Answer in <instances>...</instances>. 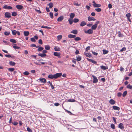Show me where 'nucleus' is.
<instances>
[{
	"label": "nucleus",
	"mask_w": 132,
	"mask_h": 132,
	"mask_svg": "<svg viewBox=\"0 0 132 132\" xmlns=\"http://www.w3.org/2000/svg\"><path fill=\"white\" fill-rule=\"evenodd\" d=\"M79 21V19L77 18H75L73 20V22L75 23H77Z\"/></svg>",
	"instance_id": "nucleus-42"
},
{
	"label": "nucleus",
	"mask_w": 132,
	"mask_h": 132,
	"mask_svg": "<svg viewBox=\"0 0 132 132\" xmlns=\"http://www.w3.org/2000/svg\"><path fill=\"white\" fill-rule=\"evenodd\" d=\"M53 55L56 56H57L58 58H60V53L54 52Z\"/></svg>",
	"instance_id": "nucleus-8"
},
{
	"label": "nucleus",
	"mask_w": 132,
	"mask_h": 132,
	"mask_svg": "<svg viewBox=\"0 0 132 132\" xmlns=\"http://www.w3.org/2000/svg\"><path fill=\"white\" fill-rule=\"evenodd\" d=\"M39 80L42 82L45 83L46 82V79L44 78H39Z\"/></svg>",
	"instance_id": "nucleus-9"
},
{
	"label": "nucleus",
	"mask_w": 132,
	"mask_h": 132,
	"mask_svg": "<svg viewBox=\"0 0 132 132\" xmlns=\"http://www.w3.org/2000/svg\"><path fill=\"white\" fill-rule=\"evenodd\" d=\"M104 54H106L108 53V51L103 50V51Z\"/></svg>",
	"instance_id": "nucleus-44"
},
{
	"label": "nucleus",
	"mask_w": 132,
	"mask_h": 132,
	"mask_svg": "<svg viewBox=\"0 0 132 132\" xmlns=\"http://www.w3.org/2000/svg\"><path fill=\"white\" fill-rule=\"evenodd\" d=\"M87 23L86 22L84 21H82L80 24V26H81L83 27L86 25Z\"/></svg>",
	"instance_id": "nucleus-23"
},
{
	"label": "nucleus",
	"mask_w": 132,
	"mask_h": 132,
	"mask_svg": "<svg viewBox=\"0 0 132 132\" xmlns=\"http://www.w3.org/2000/svg\"><path fill=\"white\" fill-rule=\"evenodd\" d=\"M88 20L89 21H91L92 20L95 21L96 20V19L94 17H91L89 16L88 17Z\"/></svg>",
	"instance_id": "nucleus-15"
},
{
	"label": "nucleus",
	"mask_w": 132,
	"mask_h": 132,
	"mask_svg": "<svg viewBox=\"0 0 132 132\" xmlns=\"http://www.w3.org/2000/svg\"><path fill=\"white\" fill-rule=\"evenodd\" d=\"M12 34L13 35H15L16 32L17 31L15 30H12Z\"/></svg>",
	"instance_id": "nucleus-32"
},
{
	"label": "nucleus",
	"mask_w": 132,
	"mask_h": 132,
	"mask_svg": "<svg viewBox=\"0 0 132 132\" xmlns=\"http://www.w3.org/2000/svg\"><path fill=\"white\" fill-rule=\"evenodd\" d=\"M12 123H13V124L14 125H15V126L17 125L18 124V123L17 122L15 121H14L13 122H12Z\"/></svg>",
	"instance_id": "nucleus-52"
},
{
	"label": "nucleus",
	"mask_w": 132,
	"mask_h": 132,
	"mask_svg": "<svg viewBox=\"0 0 132 132\" xmlns=\"http://www.w3.org/2000/svg\"><path fill=\"white\" fill-rule=\"evenodd\" d=\"M75 16V14L74 13H71L70 15V18H71V19H72Z\"/></svg>",
	"instance_id": "nucleus-28"
},
{
	"label": "nucleus",
	"mask_w": 132,
	"mask_h": 132,
	"mask_svg": "<svg viewBox=\"0 0 132 132\" xmlns=\"http://www.w3.org/2000/svg\"><path fill=\"white\" fill-rule=\"evenodd\" d=\"M44 48L42 47H39L37 49V51H41L43 50Z\"/></svg>",
	"instance_id": "nucleus-40"
},
{
	"label": "nucleus",
	"mask_w": 132,
	"mask_h": 132,
	"mask_svg": "<svg viewBox=\"0 0 132 132\" xmlns=\"http://www.w3.org/2000/svg\"><path fill=\"white\" fill-rule=\"evenodd\" d=\"M17 14L16 12H13L12 13V16H15L17 15Z\"/></svg>",
	"instance_id": "nucleus-38"
},
{
	"label": "nucleus",
	"mask_w": 132,
	"mask_h": 132,
	"mask_svg": "<svg viewBox=\"0 0 132 132\" xmlns=\"http://www.w3.org/2000/svg\"><path fill=\"white\" fill-rule=\"evenodd\" d=\"M92 3L94 7H99L101 6V4L96 3L94 1H93Z\"/></svg>",
	"instance_id": "nucleus-2"
},
{
	"label": "nucleus",
	"mask_w": 132,
	"mask_h": 132,
	"mask_svg": "<svg viewBox=\"0 0 132 132\" xmlns=\"http://www.w3.org/2000/svg\"><path fill=\"white\" fill-rule=\"evenodd\" d=\"M3 8L5 9H13L12 7L7 5L4 6Z\"/></svg>",
	"instance_id": "nucleus-7"
},
{
	"label": "nucleus",
	"mask_w": 132,
	"mask_h": 132,
	"mask_svg": "<svg viewBox=\"0 0 132 132\" xmlns=\"http://www.w3.org/2000/svg\"><path fill=\"white\" fill-rule=\"evenodd\" d=\"M68 21L69 22V23L70 25H71L72 24L73 22V20L71 18H69L68 20Z\"/></svg>",
	"instance_id": "nucleus-25"
},
{
	"label": "nucleus",
	"mask_w": 132,
	"mask_h": 132,
	"mask_svg": "<svg viewBox=\"0 0 132 132\" xmlns=\"http://www.w3.org/2000/svg\"><path fill=\"white\" fill-rule=\"evenodd\" d=\"M86 9L88 10H90V7L88 5H86Z\"/></svg>",
	"instance_id": "nucleus-64"
},
{
	"label": "nucleus",
	"mask_w": 132,
	"mask_h": 132,
	"mask_svg": "<svg viewBox=\"0 0 132 132\" xmlns=\"http://www.w3.org/2000/svg\"><path fill=\"white\" fill-rule=\"evenodd\" d=\"M45 49L47 50H49L50 48V47L48 45H46L45 46Z\"/></svg>",
	"instance_id": "nucleus-26"
},
{
	"label": "nucleus",
	"mask_w": 132,
	"mask_h": 132,
	"mask_svg": "<svg viewBox=\"0 0 132 132\" xmlns=\"http://www.w3.org/2000/svg\"><path fill=\"white\" fill-rule=\"evenodd\" d=\"M14 68H9L8 69L11 72H12L14 70Z\"/></svg>",
	"instance_id": "nucleus-46"
},
{
	"label": "nucleus",
	"mask_w": 132,
	"mask_h": 132,
	"mask_svg": "<svg viewBox=\"0 0 132 132\" xmlns=\"http://www.w3.org/2000/svg\"><path fill=\"white\" fill-rule=\"evenodd\" d=\"M112 107L113 109L115 110H118L119 111L120 109V108L119 107L116 106H112Z\"/></svg>",
	"instance_id": "nucleus-21"
},
{
	"label": "nucleus",
	"mask_w": 132,
	"mask_h": 132,
	"mask_svg": "<svg viewBox=\"0 0 132 132\" xmlns=\"http://www.w3.org/2000/svg\"><path fill=\"white\" fill-rule=\"evenodd\" d=\"M111 127L113 129L115 128V126L113 124H111Z\"/></svg>",
	"instance_id": "nucleus-53"
},
{
	"label": "nucleus",
	"mask_w": 132,
	"mask_h": 132,
	"mask_svg": "<svg viewBox=\"0 0 132 132\" xmlns=\"http://www.w3.org/2000/svg\"><path fill=\"white\" fill-rule=\"evenodd\" d=\"M90 47L89 46H88L86 48V51H87L88 50H90Z\"/></svg>",
	"instance_id": "nucleus-55"
},
{
	"label": "nucleus",
	"mask_w": 132,
	"mask_h": 132,
	"mask_svg": "<svg viewBox=\"0 0 132 132\" xmlns=\"http://www.w3.org/2000/svg\"><path fill=\"white\" fill-rule=\"evenodd\" d=\"M91 15L92 16H94L95 15V13L94 12H92L91 13Z\"/></svg>",
	"instance_id": "nucleus-62"
},
{
	"label": "nucleus",
	"mask_w": 132,
	"mask_h": 132,
	"mask_svg": "<svg viewBox=\"0 0 132 132\" xmlns=\"http://www.w3.org/2000/svg\"><path fill=\"white\" fill-rule=\"evenodd\" d=\"M103 70H106L108 69V68L107 66L102 65L100 67Z\"/></svg>",
	"instance_id": "nucleus-12"
},
{
	"label": "nucleus",
	"mask_w": 132,
	"mask_h": 132,
	"mask_svg": "<svg viewBox=\"0 0 132 132\" xmlns=\"http://www.w3.org/2000/svg\"><path fill=\"white\" fill-rule=\"evenodd\" d=\"M70 33H72L76 35L78 33V31L76 29L74 30L71 31Z\"/></svg>",
	"instance_id": "nucleus-18"
},
{
	"label": "nucleus",
	"mask_w": 132,
	"mask_h": 132,
	"mask_svg": "<svg viewBox=\"0 0 132 132\" xmlns=\"http://www.w3.org/2000/svg\"><path fill=\"white\" fill-rule=\"evenodd\" d=\"M27 130L29 132H31L32 131V130L29 127L27 128Z\"/></svg>",
	"instance_id": "nucleus-60"
},
{
	"label": "nucleus",
	"mask_w": 132,
	"mask_h": 132,
	"mask_svg": "<svg viewBox=\"0 0 132 132\" xmlns=\"http://www.w3.org/2000/svg\"><path fill=\"white\" fill-rule=\"evenodd\" d=\"M38 43L39 44H42L43 42L42 40L41 39H40L38 41Z\"/></svg>",
	"instance_id": "nucleus-58"
},
{
	"label": "nucleus",
	"mask_w": 132,
	"mask_h": 132,
	"mask_svg": "<svg viewBox=\"0 0 132 132\" xmlns=\"http://www.w3.org/2000/svg\"><path fill=\"white\" fill-rule=\"evenodd\" d=\"M92 77H93V82L94 83H96L97 82H98V80L97 79L96 77L94 75H92Z\"/></svg>",
	"instance_id": "nucleus-4"
},
{
	"label": "nucleus",
	"mask_w": 132,
	"mask_h": 132,
	"mask_svg": "<svg viewBox=\"0 0 132 132\" xmlns=\"http://www.w3.org/2000/svg\"><path fill=\"white\" fill-rule=\"evenodd\" d=\"M118 36L119 37H122L123 36V35L121 33L120 31H119L118 32Z\"/></svg>",
	"instance_id": "nucleus-27"
},
{
	"label": "nucleus",
	"mask_w": 132,
	"mask_h": 132,
	"mask_svg": "<svg viewBox=\"0 0 132 132\" xmlns=\"http://www.w3.org/2000/svg\"><path fill=\"white\" fill-rule=\"evenodd\" d=\"M38 55L39 56H40L42 57H46L47 55L46 54H44L43 53L38 54Z\"/></svg>",
	"instance_id": "nucleus-20"
},
{
	"label": "nucleus",
	"mask_w": 132,
	"mask_h": 132,
	"mask_svg": "<svg viewBox=\"0 0 132 132\" xmlns=\"http://www.w3.org/2000/svg\"><path fill=\"white\" fill-rule=\"evenodd\" d=\"M99 23V21H98L96 22L95 24L92 26L91 27L92 29V30H95L97 26V24Z\"/></svg>",
	"instance_id": "nucleus-1"
},
{
	"label": "nucleus",
	"mask_w": 132,
	"mask_h": 132,
	"mask_svg": "<svg viewBox=\"0 0 132 132\" xmlns=\"http://www.w3.org/2000/svg\"><path fill=\"white\" fill-rule=\"evenodd\" d=\"M127 91H125L122 94V96L123 97H125L127 95Z\"/></svg>",
	"instance_id": "nucleus-33"
},
{
	"label": "nucleus",
	"mask_w": 132,
	"mask_h": 132,
	"mask_svg": "<svg viewBox=\"0 0 132 132\" xmlns=\"http://www.w3.org/2000/svg\"><path fill=\"white\" fill-rule=\"evenodd\" d=\"M13 48L15 49H19L20 47L16 46H13Z\"/></svg>",
	"instance_id": "nucleus-54"
},
{
	"label": "nucleus",
	"mask_w": 132,
	"mask_h": 132,
	"mask_svg": "<svg viewBox=\"0 0 132 132\" xmlns=\"http://www.w3.org/2000/svg\"><path fill=\"white\" fill-rule=\"evenodd\" d=\"M10 41L14 43H15L16 42V40L13 39H10Z\"/></svg>",
	"instance_id": "nucleus-36"
},
{
	"label": "nucleus",
	"mask_w": 132,
	"mask_h": 132,
	"mask_svg": "<svg viewBox=\"0 0 132 132\" xmlns=\"http://www.w3.org/2000/svg\"><path fill=\"white\" fill-rule=\"evenodd\" d=\"M108 6L109 8L110 9H111L112 8V5L111 4H108Z\"/></svg>",
	"instance_id": "nucleus-63"
},
{
	"label": "nucleus",
	"mask_w": 132,
	"mask_h": 132,
	"mask_svg": "<svg viewBox=\"0 0 132 132\" xmlns=\"http://www.w3.org/2000/svg\"><path fill=\"white\" fill-rule=\"evenodd\" d=\"M81 58L80 56H78L77 57V60L78 61H80L81 60Z\"/></svg>",
	"instance_id": "nucleus-41"
},
{
	"label": "nucleus",
	"mask_w": 132,
	"mask_h": 132,
	"mask_svg": "<svg viewBox=\"0 0 132 132\" xmlns=\"http://www.w3.org/2000/svg\"><path fill=\"white\" fill-rule=\"evenodd\" d=\"M29 32L28 31H24V34L25 36H27L29 35Z\"/></svg>",
	"instance_id": "nucleus-22"
},
{
	"label": "nucleus",
	"mask_w": 132,
	"mask_h": 132,
	"mask_svg": "<svg viewBox=\"0 0 132 132\" xmlns=\"http://www.w3.org/2000/svg\"><path fill=\"white\" fill-rule=\"evenodd\" d=\"M74 39L76 41H78L81 40V38L80 37H77L75 38Z\"/></svg>",
	"instance_id": "nucleus-35"
},
{
	"label": "nucleus",
	"mask_w": 132,
	"mask_h": 132,
	"mask_svg": "<svg viewBox=\"0 0 132 132\" xmlns=\"http://www.w3.org/2000/svg\"><path fill=\"white\" fill-rule=\"evenodd\" d=\"M67 101L70 102H76V101L74 99H70L68 100Z\"/></svg>",
	"instance_id": "nucleus-39"
},
{
	"label": "nucleus",
	"mask_w": 132,
	"mask_h": 132,
	"mask_svg": "<svg viewBox=\"0 0 132 132\" xmlns=\"http://www.w3.org/2000/svg\"><path fill=\"white\" fill-rule=\"evenodd\" d=\"M16 7L19 10L22 9L23 8V6L21 5H16Z\"/></svg>",
	"instance_id": "nucleus-10"
},
{
	"label": "nucleus",
	"mask_w": 132,
	"mask_h": 132,
	"mask_svg": "<svg viewBox=\"0 0 132 132\" xmlns=\"http://www.w3.org/2000/svg\"><path fill=\"white\" fill-rule=\"evenodd\" d=\"M4 34L5 36H8L10 34V32L7 31H5L4 32Z\"/></svg>",
	"instance_id": "nucleus-43"
},
{
	"label": "nucleus",
	"mask_w": 132,
	"mask_h": 132,
	"mask_svg": "<svg viewBox=\"0 0 132 132\" xmlns=\"http://www.w3.org/2000/svg\"><path fill=\"white\" fill-rule=\"evenodd\" d=\"M5 56L6 57H11V56L10 55H9V54L5 55Z\"/></svg>",
	"instance_id": "nucleus-59"
},
{
	"label": "nucleus",
	"mask_w": 132,
	"mask_h": 132,
	"mask_svg": "<svg viewBox=\"0 0 132 132\" xmlns=\"http://www.w3.org/2000/svg\"><path fill=\"white\" fill-rule=\"evenodd\" d=\"M91 62L93 64H96L97 63V62L96 61H95L93 60H92Z\"/></svg>",
	"instance_id": "nucleus-56"
},
{
	"label": "nucleus",
	"mask_w": 132,
	"mask_h": 132,
	"mask_svg": "<svg viewBox=\"0 0 132 132\" xmlns=\"http://www.w3.org/2000/svg\"><path fill=\"white\" fill-rule=\"evenodd\" d=\"M119 128L121 129H122L124 128V126L123 124L122 123H120L118 125Z\"/></svg>",
	"instance_id": "nucleus-13"
},
{
	"label": "nucleus",
	"mask_w": 132,
	"mask_h": 132,
	"mask_svg": "<svg viewBox=\"0 0 132 132\" xmlns=\"http://www.w3.org/2000/svg\"><path fill=\"white\" fill-rule=\"evenodd\" d=\"M23 74L24 75H28L29 74V73L28 72V71H26L24 72Z\"/></svg>",
	"instance_id": "nucleus-48"
},
{
	"label": "nucleus",
	"mask_w": 132,
	"mask_h": 132,
	"mask_svg": "<svg viewBox=\"0 0 132 132\" xmlns=\"http://www.w3.org/2000/svg\"><path fill=\"white\" fill-rule=\"evenodd\" d=\"M64 16L62 15L60 17H59L57 19V21L58 22H60L62 21L64 19Z\"/></svg>",
	"instance_id": "nucleus-6"
},
{
	"label": "nucleus",
	"mask_w": 132,
	"mask_h": 132,
	"mask_svg": "<svg viewBox=\"0 0 132 132\" xmlns=\"http://www.w3.org/2000/svg\"><path fill=\"white\" fill-rule=\"evenodd\" d=\"M112 119L113 120V121L114 122V123L116 124L117 123V121L116 120V118H115L114 117H112Z\"/></svg>",
	"instance_id": "nucleus-50"
},
{
	"label": "nucleus",
	"mask_w": 132,
	"mask_h": 132,
	"mask_svg": "<svg viewBox=\"0 0 132 132\" xmlns=\"http://www.w3.org/2000/svg\"><path fill=\"white\" fill-rule=\"evenodd\" d=\"M54 49L56 51H59L60 50V48L57 46H55L54 48Z\"/></svg>",
	"instance_id": "nucleus-24"
},
{
	"label": "nucleus",
	"mask_w": 132,
	"mask_h": 132,
	"mask_svg": "<svg viewBox=\"0 0 132 132\" xmlns=\"http://www.w3.org/2000/svg\"><path fill=\"white\" fill-rule=\"evenodd\" d=\"M127 88L130 89H132V85H131L130 84H129L127 86Z\"/></svg>",
	"instance_id": "nucleus-37"
},
{
	"label": "nucleus",
	"mask_w": 132,
	"mask_h": 132,
	"mask_svg": "<svg viewBox=\"0 0 132 132\" xmlns=\"http://www.w3.org/2000/svg\"><path fill=\"white\" fill-rule=\"evenodd\" d=\"M50 15L51 18L52 19L53 18V14L52 12H50Z\"/></svg>",
	"instance_id": "nucleus-47"
},
{
	"label": "nucleus",
	"mask_w": 132,
	"mask_h": 132,
	"mask_svg": "<svg viewBox=\"0 0 132 132\" xmlns=\"http://www.w3.org/2000/svg\"><path fill=\"white\" fill-rule=\"evenodd\" d=\"M131 16V14L130 13H128L126 14V16L127 18H130Z\"/></svg>",
	"instance_id": "nucleus-45"
},
{
	"label": "nucleus",
	"mask_w": 132,
	"mask_h": 132,
	"mask_svg": "<svg viewBox=\"0 0 132 132\" xmlns=\"http://www.w3.org/2000/svg\"><path fill=\"white\" fill-rule=\"evenodd\" d=\"M109 103L111 105H114L115 103V101L112 99H111L109 101Z\"/></svg>",
	"instance_id": "nucleus-14"
},
{
	"label": "nucleus",
	"mask_w": 132,
	"mask_h": 132,
	"mask_svg": "<svg viewBox=\"0 0 132 132\" xmlns=\"http://www.w3.org/2000/svg\"><path fill=\"white\" fill-rule=\"evenodd\" d=\"M122 95V93L120 92H119L117 94V96L119 97H120Z\"/></svg>",
	"instance_id": "nucleus-57"
},
{
	"label": "nucleus",
	"mask_w": 132,
	"mask_h": 132,
	"mask_svg": "<svg viewBox=\"0 0 132 132\" xmlns=\"http://www.w3.org/2000/svg\"><path fill=\"white\" fill-rule=\"evenodd\" d=\"M95 10L97 12H99L101 11V9L100 8H96L95 9Z\"/></svg>",
	"instance_id": "nucleus-34"
},
{
	"label": "nucleus",
	"mask_w": 132,
	"mask_h": 132,
	"mask_svg": "<svg viewBox=\"0 0 132 132\" xmlns=\"http://www.w3.org/2000/svg\"><path fill=\"white\" fill-rule=\"evenodd\" d=\"M92 30V29H89L87 31V32H85V33H87L90 34H92L93 32V31Z\"/></svg>",
	"instance_id": "nucleus-16"
},
{
	"label": "nucleus",
	"mask_w": 132,
	"mask_h": 132,
	"mask_svg": "<svg viewBox=\"0 0 132 132\" xmlns=\"http://www.w3.org/2000/svg\"><path fill=\"white\" fill-rule=\"evenodd\" d=\"M4 15L5 17L6 18H10L11 17V13L9 12H6L5 13Z\"/></svg>",
	"instance_id": "nucleus-5"
},
{
	"label": "nucleus",
	"mask_w": 132,
	"mask_h": 132,
	"mask_svg": "<svg viewBox=\"0 0 132 132\" xmlns=\"http://www.w3.org/2000/svg\"><path fill=\"white\" fill-rule=\"evenodd\" d=\"M47 5L49 6L50 8H51L53 7V4L52 3H50L49 4H48Z\"/></svg>",
	"instance_id": "nucleus-31"
},
{
	"label": "nucleus",
	"mask_w": 132,
	"mask_h": 132,
	"mask_svg": "<svg viewBox=\"0 0 132 132\" xmlns=\"http://www.w3.org/2000/svg\"><path fill=\"white\" fill-rule=\"evenodd\" d=\"M62 74L61 73H57L55 74L54 75V79H56L62 76Z\"/></svg>",
	"instance_id": "nucleus-3"
},
{
	"label": "nucleus",
	"mask_w": 132,
	"mask_h": 132,
	"mask_svg": "<svg viewBox=\"0 0 132 132\" xmlns=\"http://www.w3.org/2000/svg\"><path fill=\"white\" fill-rule=\"evenodd\" d=\"M76 37V36L75 35L71 34H69L68 36V37L70 38H75Z\"/></svg>",
	"instance_id": "nucleus-17"
},
{
	"label": "nucleus",
	"mask_w": 132,
	"mask_h": 132,
	"mask_svg": "<svg viewBox=\"0 0 132 132\" xmlns=\"http://www.w3.org/2000/svg\"><path fill=\"white\" fill-rule=\"evenodd\" d=\"M48 78L51 79H54V75L52 74H50L48 76Z\"/></svg>",
	"instance_id": "nucleus-19"
},
{
	"label": "nucleus",
	"mask_w": 132,
	"mask_h": 132,
	"mask_svg": "<svg viewBox=\"0 0 132 132\" xmlns=\"http://www.w3.org/2000/svg\"><path fill=\"white\" fill-rule=\"evenodd\" d=\"M126 50V48L125 47H123L120 50V51L121 52H123V51H125Z\"/></svg>",
	"instance_id": "nucleus-49"
},
{
	"label": "nucleus",
	"mask_w": 132,
	"mask_h": 132,
	"mask_svg": "<svg viewBox=\"0 0 132 132\" xmlns=\"http://www.w3.org/2000/svg\"><path fill=\"white\" fill-rule=\"evenodd\" d=\"M30 39L31 40L32 42H36V40L34 38H31Z\"/></svg>",
	"instance_id": "nucleus-51"
},
{
	"label": "nucleus",
	"mask_w": 132,
	"mask_h": 132,
	"mask_svg": "<svg viewBox=\"0 0 132 132\" xmlns=\"http://www.w3.org/2000/svg\"><path fill=\"white\" fill-rule=\"evenodd\" d=\"M84 54L87 57H90L92 56L91 54L89 52L86 53V52H85Z\"/></svg>",
	"instance_id": "nucleus-11"
},
{
	"label": "nucleus",
	"mask_w": 132,
	"mask_h": 132,
	"mask_svg": "<svg viewBox=\"0 0 132 132\" xmlns=\"http://www.w3.org/2000/svg\"><path fill=\"white\" fill-rule=\"evenodd\" d=\"M9 63L12 66H14L15 64V63L14 62L12 61H10Z\"/></svg>",
	"instance_id": "nucleus-29"
},
{
	"label": "nucleus",
	"mask_w": 132,
	"mask_h": 132,
	"mask_svg": "<svg viewBox=\"0 0 132 132\" xmlns=\"http://www.w3.org/2000/svg\"><path fill=\"white\" fill-rule=\"evenodd\" d=\"M12 117H11V118L10 119V120L9 121V123H12Z\"/></svg>",
	"instance_id": "nucleus-61"
},
{
	"label": "nucleus",
	"mask_w": 132,
	"mask_h": 132,
	"mask_svg": "<svg viewBox=\"0 0 132 132\" xmlns=\"http://www.w3.org/2000/svg\"><path fill=\"white\" fill-rule=\"evenodd\" d=\"M57 39L58 40H61L62 38V36L61 35H60L57 36Z\"/></svg>",
	"instance_id": "nucleus-30"
}]
</instances>
